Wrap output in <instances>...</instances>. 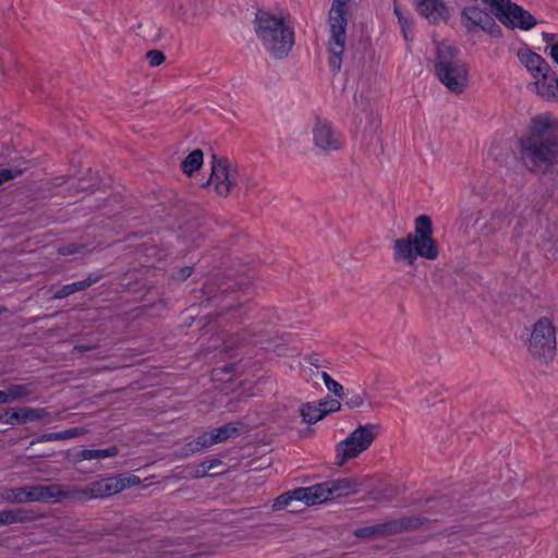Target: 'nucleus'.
I'll use <instances>...</instances> for the list:
<instances>
[{"label":"nucleus","mask_w":558,"mask_h":558,"mask_svg":"<svg viewBox=\"0 0 558 558\" xmlns=\"http://www.w3.org/2000/svg\"><path fill=\"white\" fill-rule=\"evenodd\" d=\"M520 142L527 169L545 172L558 162V120L548 116L534 118Z\"/></svg>","instance_id":"1"},{"label":"nucleus","mask_w":558,"mask_h":558,"mask_svg":"<svg viewBox=\"0 0 558 558\" xmlns=\"http://www.w3.org/2000/svg\"><path fill=\"white\" fill-rule=\"evenodd\" d=\"M361 483L354 477H343L327 481L308 487H299L283 493L274 501L275 511L292 506L294 501L303 502L306 506L318 505L333 498L355 494Z\"/></svg>","instance_id":"2"},{"label":"nucleus","mask_w":558,"mask_h":558,"mask_svg":"<svg viewBox=\"0 0 558 558\" xmlns=\"http://www.w3.org/2000/svg\"><path fill=\"white\" fill-rule=\"evenodd\" d=\"M438 254V246L433 239L432 219L426 215L415 219L414 234L409 233L405 238L393 241L395 260H403L408 265H413L417 256L434 260Z\"/></svg>","instance_id":"3"},{"label":"nucleus","mask_w":558,"mask_h":558,"mask_svg":"<svg viewBox=\"0 0 558 558\" xmlns=\"http://www.w3.org/2000/svg\"><path fill=\"white\" fill-rule=\"evenodd\" d=\"M257 38L275 59L288 56L294 45V31L283 17L258 10L254 21Z\"/></svg>","instance_id":"4"},{"label":"nucleus","mask_w":558,"mask_h":558,"mask_svg":"<svg viewBox=\"0 0 558 558\" xmlns=\"http://www.w3.org/2000/svg\"><path fill=\"white\" fill-rule=\"evenodd\" d=\"M435 74L452 93H462L469 83V69L459 58L458 50L446 43L436 48Z\"/></svg>","instance_id":"5"},{"label":"nucleus","mask_w":558,"mask_h":558,"mask_svg":"<svg viewBox=\"0 0 558 558\" xmlns=\"http://www.w3.org/2000/svg\"><path fill=\"white\" fill-rule=\"evenodd\" d=\"M350 0H332L329 10V39L328 50L330 52L329 66L333 73H338L342 64V56L347 43V9Z\"/></svg>","instance_id":"6"},{"label":"nucleus","mask_w":558,"mask_h":558,"mask_svg":"<svg viewBox=\"0 0 558 558\" xmlns=\"http://www.w3.org/2000/svg\"><path fill=\"white\" fill-rule=\"evenodd\" d=\"M208 185H213L218 195L227 196L234 187L243 189L247 193L254 190L257 183L248 175L240 174L227 158L213 155Z\"/></svg>","instance_id":"7"},{"label":"nucleus","mask_w":558,"mask_h":558,"mask_svg":"<svg viewBox=\"0 0 558 558\" xmlns=\"http://www.w3.org/2000/svg\"><path fill=\"white\" fill-rule=\"evenodd\" d=\"M74 495V488L61 484H49L7 488L2 493V498L11 504L56 502L61 499L75 500Z\"/></svg>","instance_id":"8"},{"label":"nucleus","mask_w":558,"mask_h":558,"mask_svg":"<svg viewBox=\"0 0 558 558\" xmlns=\"http://www.w3.org/2000/svg\"><path fill=\"white\" fill-rule=\"evenodd\" d=\"M140 483V477L132 474L105 477L99 481L92 482L84 488L74 487V498L78 501L105 498L118 494L125 488L136 486Z\"/></svg>","instance_id":"9"},{"label":"nucleus","mask_w":558,"mask_h":558,"mask_svg":"<svg viewBox=\"0 0 558 558\" xmlns=\"http://www.w3.org/2000/svg\"><path fill=\"white\" fill-rule=\"evenodd\" d=\"M426 522V518L409 515L387 522L377 523L355 530L354 535L359 538L377 539L397 534L418 530Z\"/></svg>","instance_id":"10"},{"label":"nucleus","mask_w":558,"mask_h":558,"mask_svg":"<svg viewBox=\"0 0 558 558\" xmlns=\"http://www.w3.org/2000/svg\"><path fill=\"white\" fill-rule=\"evenodd\" d=\"M482 2L490 8L496 19L506 27L529 31L536 25V19L511 0H482Z\"/></svg>","instance_id":"11"},{"label":"nucleus","mask_w":558,"mask_h":558,"mask_svg":"<svg viewBox=\"0 0 558 558\" xmlns=\"http://www.w3.org/2000/svg\"><path fill=\"white\" fill-rule=\"evenodd\" d=\"M527 349L535 359L548 361L555 356L556 328L549 318L542 317L533 325Z\"/></svg>","instance_id":"12"},{"label":"nucleus","mask_w":558,"mask_h":558,"mask_svg":"<svg viewBox=\"0 0 558 558\" xmlns=\"http://www.w3.org/2000/svg\"><path fill=\"white\" fill-rule=\"evenodd\" d=\"M462 24L472 31L474 27H480L484 32L490 34L494 37L501 36V28L495 22L493 15L478 7L471 5L463 9L461 14Z\"/></svg>","instance_id":"13"},{"label":"nucleus","mask_w":558,"mask_h":558,"mask_svg":"<svg viewBox=\"0 0 558 558\" xmlns=\"http://www.w3.org/2000/svg\"><path fill=\"white\" fill-rule=\"evenodd\" d=\"M521 205L522 201L520 198L508 199L502 208H497L492 213L489 220L482 227L483 233H494L509 226L511 218L517 215Z\"/></svg>","instance_id":"14"},{"label":"nucleus","mask_w":558,"mask_h":558,"mask_svg":"<svg viewBox=\"0 0 558 558\" xmlns=\"http://www.w3.org/2000/svg\"><path fill=\"white\" fill-rule=\"evenodd\" d=\"M313 140L315 145L325 151L339 150L343 144L341 134L326 121H317L313 128Z\"/></svg>","instance_id":"15"},{"label":"nucleus","mask_w":558,"mask_h":558,"mask_svg":"<svg viewBox=\"0 0 558 558\" xmlns=\"http://www.w3.org/2000/svg\"><path fill=\"white\" fill-rule=\"evenodd\" d=\"M518 58L534 78H543L544 81L556 78L551 73L549 64L538 53L529 49H520L518 51Z\"/></svg>","instance_id":"16"},{"label":"nucleus","mask_w":558,"mask_h":558,"mask_svg":"<svg viewBox=\"0 0 558 558\" xmlns=\"http://www.w3.org/2000/svg\"><path fill=\"white\" fill-rule=\"evenodd\" d=\"M48 415L49 412L46 408H21L19 411L8 409L0 415V421L9 425L25 424L27 422L41 421Z\"/></svg>","instance_id":"17"},{"label":"nucleus","mask_w":558,"mask_h":558,"mask_svg":"<svg viewBox=\"0 0 558 558\" xmlns=\"http://www.w3.org/2000/svg\"><path fill=\"white\" fill-rule=\"evenodd\" d=\"M416 10L429 23L437 24L447 22L449 19V9L442 0H415Z\"/></svg>","instance_id":"18"},{"label":"nucleus","mask_w":558,"mask_h":558,"mask_svg":"<svg viewBox=\"0 0 558 558\" xmlns=\"http://www.w3.org/2000/svg\"><path fill=\"white\" fill-rule=\"evenodd\" d=\"M35 518V512L25 508L3 509L0 510V526L14 523H28Z\"/></svg>","instance_id":"19"},{"label":"nucleus","mask_w":558,"mask_h":558,"mask_svg":"<svg viewBox=\"0 0 558 558\" xmlns=\"http://www.w3.org/2000/svg\"><path fill=\"white\" fill-rule=\"evenodd\" d=\"M101 278H102L101 274H90L84 280L63 286L62 288H60L59 290L56 291L53 298L54 299H64L75 292L84 291L87 288L95 284L96 282H98Z\"/></svg>","instance_id":"20"},{"label":"nucleus","mask_w":558,"mask_h":558,"mask_svg":"<svg viewBox=\"0 0 558 558\" xmlns=\"http://www.w3.org/2000/svg\"><path fill=\"white\" fill-rule=\"evenodd\" d=\"M38 384L28 381L25 384H13L7 387L9 402L32 400L37 392Z\"/></svg>","instance_id":"21"},{"label":"nucleus","mask_w":558,"mask_h":558,"mask_svg":"<svg viewBox=\"0 0 558 558\" xmlns=\"http://www.w3.org/2000/svg\"><path fill=\"white\" fill-rule=\"evenodd\" d=\"M379 426L375 424L360 425L355 428L350 436H354V442L356 447L363 449V452L369 448L372 442L375 440Z\"/></svg>","instance_id":"22"},{"label":"nucleus","mask_w":558,"mask_h":558,"mask_svg":"<svg viewBox=\"0 0 558 558\" xmlns=\"http://www.w3.org/2000/svg\"><path fill=\"white\" fill-rule=\"evenodd\" d=\"M354 436H348L344 440L340 441L336 446V459L338 465H343L345 461L359 457L363 449L356 447L354 442Z\"/></svg>","instance_id":"23"},{"label":"nucleus","mask_w":558,"mask_h":558,"mask_svg":"<svg viewBox=\"0 0 558 558\" xmlns=\"http://www.w3.org/2000/svg\"><path fill=\"white\" fill-rule=\"evenodd\" d=\"M244 425L241 422H231L221 427H218L210 433V442L211 445L226 441L229 438L235 437L240 435Z\"/></svg>","instance_id":"24"},{"label":"nucleus","mask_w":558,"mask_h":558,"mask_svg":"<svg viewBox=\"0 0 558 558\" xmlns=\"http://www.w3.org/2000/svg\"><path fill=\"white\" fill-rule=\"evenodd\" d=\"M119 453L117 446H111L106 449H84L76 454L78 461L83 460H100L110 457H116Z\"/></svg>","instance_id":"25"},{"label":"nucleus","mask_w":558,"mask_h":558,"mask_svg":"<svg viewBox=\"0 0 558 558\" xmlns=\"http://www.w3.org/2000/svg\"><path fill=\"white\" fill-rule=\"evenodd\" d=\"M303 421L308 424H314L327 415V411L323 410L319 402H307L301 409Z\"/></svg>","instance_id":"26"},{"label":"nucleus","mask_w":558,"mask_h":558,"mask_svg":"<svg viewBox=\"0 0 558 558\" xmlns=\"http://www.w3.org/2000/svg\"><path fill=\"white\" fill-rule=\"evenodd\" d=\"M204 154L201 149L191 151L182 161V170L184 173L192 175L203 165Z\"/></svg>","instance_id":"27"},{"label":"nucleus","mask_w":558,"mask_h":558,"mask_svg":"<svg viewBox=\"0 0 558 558\" xmlns=\"http://www.w3.org/2000/svg\"><path fill=\"white\" fill-rule=\"evenodd\" d=\"M209 446H211L210 435L206 432L203 433L197 438H195L194 440L187 442L184 447H182L181 450L182 454L187 457Z\"/></svg>","instance_id":"28"},{"label":"nucleus","mask_w":558,"mask_h":558,"mask_svg":"<svg viewBox=\"0 0 558 558\" xmlns=\"http://www.w3.org/2000/svg\"><path fill=\"white\" fill-rule=\"evenodd\" d=\"M136 34L142 36L145 40L155 43L161 38V29L156 27L154 23L144 25L143 23H138L136 25Z\"/></svg>","instance_id":"29"},{"label":"nucleus","mask_w":558,"mask_h":558,"mask_svg":"<svg viewBox=\"0 0 558 558\" xmlns=\"http://www.w3.org/2000/svg\"><path fill=\"white\" fill-rule=\"evenodd\" d=\"M366 392L364 390L355 391V390H348L347 393H344L345 399V405L350 409L353 408H360L364 404Z\"/></svg>","instance_id":"30"},{"label":"nucleus","mask_w":558,"mask_h":558,"mask_svg":"<svg viewBox=\"0 0 558 558\" xmlns=\"http://www.w3.org/2000/svg\"><path fill=\"white\" fill-rule=\"evenodd\" d=\"M322 379L324 380L327 389L332 392L336 397L343 399L344 398V390L341 384L336 381L330 377V375L326 372H322L320 374Z\"/></svg>","instance_id":"31"},{"label":"nucleus","mask_w":558,"mask_h":558,"mask_svg":"<svg viewBox=\"0 0 558 558\" xmlns=\"http://www.w3.org/2000/svg\"><path fill=\"white\" fill-rule=\"evenodd\" d=\"M222 465V461L219 459H213L209 461H205L198 465L197 473L201 475H206L209 472H213L211 475L221 474L223 471H217L218 466Z\"/></svg>","instance_id":"32"},{"label":"nucleus","mask_w":558,"mask_h":558,"mask_svg":"<svg viewBox=\"0 0 558 558\" xmlns=\"http://www.w3.org/2000/svg\"><path fill=\"white\" fill-rule=\"evenodd\" d=\"M146 60L151 66H158L165 62L166 56L160 50H149L146 52Z\"/></svg>","instance_id":"33"},{"label":"nucleus","mask_w":558,"mask_h":558,"mask_svg":"<svg viewBox=\"0 0 558 558\" xmlns=\"http://www.w3.org/2000/svg\"><path fill=\"white\" fill-rule=\"evenodd\" d=\"M85 429L83 427H73L63 432H57L58 440L72 439L84 435Z\"/></svg>","instance_id":"34"},{"label":"nucleus","mask_w":558,"mask_h":558,"mask_svg":"<svg viewBox=\"0 0 558 558\" xmlns=\"http://www.w3.org/2000/svg\"><path fill=\"white\" fill-rule=\"evenodd\" d=\"M85 251H86V247L84 245H80L76 243H71L69 245H64L59 248V253L62 255H72V254L83 253Z\"/></svg>","instance_id":"35"},{"label":"nucleus","mask_w":558,"mask_h":558,"mask_svg":"<svg viewBox=\"0 0 558 558\" xmlns=\"http://www.w3.org/2000/svg\"><path fill=\"white\" fill-rule=\"evenodd\" d=\"M319 404L323 408V410L327 411V414L331 413V412H336V411L340 410V408H341V403L336 399L322 400V401H319Z\"/></svg>","instance_id":"36"},{"label":"nucleus","mask_w":558,"mask_h":558,"mask_svg":"<svg viewBox=\"0 0 558 558\" xmlns=\"http://www.w3.org/2000/svg\"><path fill=\"white\" fill-rule=\"evenodd\" d=\"M22 170L19 169H1L0 170V185L11 179H14L16 175L21 174Z\"/></svg>","instance_id":"37"},{"label":"nucleus","mask_w":558,"mask_h":558,"mask_svg":"<svg viewBox=\"0 0 558 558\" xmlns=\"http://www.w3.org/2000/svg\"><path fill=\"white\" fill-rule=\"evenodd\" d=\"M554 190L546 187V191L544 194H542V203L536 202V204L533 206L534 213H541L543 205L553 196Z\"/></svg>","instance_id":"38"},{"label":"nucleus","mask_w":558,"mask_h":558,"mask_svg":"<svg viewBox=\"0 0 558 558\" xmlns=\"http://www.w3.org/2000/svg\"><path fill=\"white\" fill-rule=\"evenodd\" d=\"M193 272V267L186 266L181 269H179L172 277L175 280L184 281L186 280Z\"/></svg>","instance_id":"39"},{"label":"nucleus","mask_w":558,"mask_h":558,"mask_svg":"<svg viewBox=\"0 0 558 558\" xmlns=\"http://www.w3.org/2000/svg\"><path fill=\"white\" fill-rule=\"evenodd\" d=\"M58 440V436H57V432H53V433H47V434H43L40 435L36 440H33L32 444H36V442H47V441H57Z\"/></svg>","instance_id":"40"},{"label":"nucleus","mask_w":558,"mask_h":558,"mask_svg":"<svg viewBox=\"0 0 558 558\" xmlns=\"http://www.w3.org/2000/svg\"><path fill=\"white\" fill-rule=\"evenodd\" d=\"M550 57L558 64V41L550 45Z\"/></svg>","instance_id":"41"},{"label":"nucleus","mask_w":558,"mask_h":558,"mask_svg":"<svg viewBox=\"0 0 558 558\" xmlns=\"http://www.w3.org/2000/svg\"><path fill=\"white\" fill-rule=\"evenodd\" d=\"M307 361H308L310 364L314 365L317 368L322 366L320 365V359H319V356L317 354L310 355L307 357Z\"/></svg>","instance_id":"42"},{"label":"nucleus","mask_w":558,"mask_h":558,"mask_svg":"<svg viewBox=\"0 0 558 558\" xmlns=\"http://www.w3.org/2000/svg\"><path fill=\"white\" fill-rule=\"evenodd\" d=\"M542 36H543V39H544L546 43L551 44V45H554V44H555L554 41H555V40H556V38L558 37L556 34H550V33H543V34H542Z\"/></svg>","instance_id":"43"},{"label":"nucleus","mask_w":558,"mask_h":558,"mask_svg":"<svg viewBox=\"0 0 558 558\" xmlns=\"http://www.w3.org/2000/svg\"><path fill=\"white\" fill-rule=\"evenodd\" d=\"M95 348V345H84V344H76L74 347V351L77 352H84V351H90Z\"/></svg>","instance_id":"44"},{"label":"nucleus","mask_w":558,"mask_h":558,"mask_svg":"<svg viewBox=\"0 0 558 558\" xmlns=\"http://www.w3.org/2000/svg\"><path fill=\"white\" fill-rule=\"evenodd\" d=\"M3 403H9L7 388L4 390H0V404H3Z\"/></svg>","instance_id":"45"},{"label":"nucleus","mask_w":558,"mask_h":558,"mask_svg":"<svg viewBox=\"0 0 558 558\" xmlns=\"http://www.w3.org/2000/svg\"><path fill=\"white\" fill-rule=\"evenodd\" d=\"M395 12L399 17V22L402 23V17L400 16V12H399L398 8H395Z\"/></svg>","instance_id":"46"},{"label":"nucleus","mask_w":558,"mask_h":558,"mask_svg":"<svg viewBox=\"0 0 558 558\" xmlns=\"http://www.w3.org/2000/svg\"><path fill=\"white\" fill-rule=\"evenodd\" d=\"M4 312H7V307H4V306H0V314H2V313H4Z\"/></svg>","instance_id":"47"},{"label":"nucleus","mask_w":558,"mask_h":558,"mask_svg":"<svg viewBox=\"0 0 558 558\" xmlns=\"http://www.w3.org/2000/svg\"><path fill=\"white\" fill-rule=\"evenodd\" d=\"M518 226H519L520 228H522V227H523V222H522L521 220H519V221H518Z\"/></svg>","instance_id":"48"},{"label":"nucleus","mask_w":558,"mask_h":558,"mask_svg":"<svg viewBox=\"0 0 558 558\" xmlns=\"http://www.w3.org/2000/svg\"><path fill=\"white\" fill-rule=\"evenodd\" d=\"M555 82H556V84H557V88H558V77H557V78H555Z\"/></svg>","instance_id":"49"}]
</instances>
